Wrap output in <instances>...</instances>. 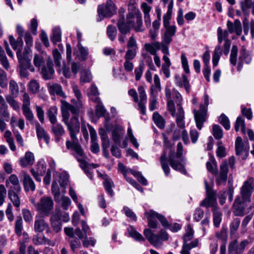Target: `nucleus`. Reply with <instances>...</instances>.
Segmentation results:
<instances>
[{
    "mask_svg": "<svg viewBox=\"0 0 254 254\" xmlns=\"http://www.w3.org/2000/svg\"><path fill=\"white\" fill-rule=\"evenodd\" d=\"M62 121L66 126L71 139H76V133L80 129V123L76 116L81 109V104L78 102L76 106H71L66 101H61Z\"/></svg>",
    "mask_w": 254,
    "mask_h": 254,
    "instance_id": "obj_1",
    "label": "nucleus"
},
{
    "mask_svg": "<svg viewBox=\"0 0 254 254\" xmlns=\"http://www.w3.org/2000/svg\"><path fill=\"white\" fill-rule=\"evenodd\" d=\"M254 190V179L248 178L245 181L241 188V197H238L234 203L233 213L235 216H242L249 211H246L248 203H250L251 196Z\"/></svg>",
    "mask_w": 254,
    "mask_h": 254,
    "instance_id": "obj_2",
    "label": "nucleus"
},
{
    "mask_svg": "<svg viewBox=\"0 0 254 254\" xmlns=\"http://www.w3.org/2000/svg\"><path fill=\"white\" fill-rule=\"evenodd\" d=\"M144 215L147 219L148 225L150 228H157L158 223L156 220H154V219L156 218L160 221L165 228H169L172 232H177L181 228V225L178 223H176L170 225L167 219L163 215L154 210H150L149 211H146L144 213Z\"/></svg>",
    "mask_w": 254,
    "mask_h": 254,
    "instance_id": "obj_3",
    "label": "nucleus"
},
{
    "mask_svg": "<svg viewBox=\"0 0 254 254\" xmlns=\"http://www.w3.org/2000/svg\"><path fill=\"white\" fill-rule=\"evenodd\" d=\"M173 7V0H171L168 6L167 13L163 16V26L165 28V31L162 38V42L167 44H170L172 41V37L175 35L177 30L175 25H170Z\"/></svg>",
    "mask_w": 254,
    "mask_h": 254,
    "instance_id": "obj_4",
    "label": "nucleus"
},
{
    "mask_svg": "<svg viewBox=\"0 0 254 254\" xmlns=\"http://www.w3.org/2000/svg\"><path fill=\"white\" fill-rule=\"evenodd\" d=\"M139 98L138 99L137 93L135 90L131 89L128 91V93L130 96L133 101L135 103H138V109L142 115L146 114V107L145 104L147 102V95L143 86H140L137 89Z\"/></svg>",
    "mask_w": 254,
    "mask_h": 254,
    "instance_id": "obj_5",
    "label": "nucleus"
},
{
    "mask_svg": "<svg viewBox=\"0 0 254 254\" xmlns=\"http://www.w3.org/2000/svg\"><path fill=\"white\" fill-rule=\"evenodd\" d=\"M204 103L200 105L199 110H194V119L197 127L201 129L203 124L206 121L207 116V107L209 104V96L207 94H204Z\"/></svg>",
    "mask_w": 254,
    "mask_h": 254,
    "instance_id": "obj_6",
    "label": "nucleus"
},
{
    "mask_svg": "<svg viewBox=\"0 0 254 254\" xmlns=\"http://www.w3.org/2000/svg\"><path fill=\"white\" fill-rule=\"evenodd\" d=\"M183 151V145L181 142H179L177 144L176 156H170L169 162L170 166L173 169L178 171L184 174H186L187 171L184 166L181 164V162L183 161V158H182Z\"/></svg>",
    "mask_w": 254,
    "mask_h": 254,
    "instance_id": "obj_7",
    "label": "nucleus"
},
{
    "mask_svg": "<svg viewBox=\"0 0 254 254\" xmlns=\"http://www.w3.org/2000/svg\"><path fill=\"white\" fill-rule=\"evenodd\" d=\"M9 40L10 43L14 50H17L16 52V56L19 62H21L23 64H29V56L24 55V51L22 53L21 49L23 47V42L21 37H18L17 40H15L14 37L10 35L9 36Z\"/></svg>",
    "mask_w": 254,
    "mask_h": 254,
    "instance_id": "obj_8",
    "label": "nucleus"
},
{
    "mask_svg": "<svg viewBox=\"0 0 254 254\" xmlns=\"http://www.w3.org/2000/svg\"><path fill=\"white\" fill-rule=\"evenodd\" d=\"M54 201L49 196H43L37 202V211L45 216L51 215L54 209Z\"/></svg>",
    "mask_w": 254,
    "mask_h": 254,
    "instance_id": "obj_9",
    "label": "nucleus"
},
{
    "mask_svg": "<svg viewBox=\"0 0 254 254\" xmlns=\"http://www.w3.org/2000/svg\"><path fill=\"white\" fill-rule=\"evenodd\" d=\"M173 98L177 105V113L176 115V123L177 126L181 127L184 128L185 127L184 122V112L181 104L182 102V97L181 94L176 90L173 89L172 90Z\"/></svg>",
    "mask_w": 254,
    "mask_h": 254,
    "instance_id": "obj_10",
    "label": "nucleus"
},
{
    "mask_svg": "<svg viewBox=\"0 0 254 254\" xmlns=\"http://www.w3.org/2000/svg\"><path fill=\"white\" fill-rule=\"evenodd\" d=\"M206 196L201 201L200 205L205 207L206 208L215 206L216 204V194L217 192L215 190H213L210 187L206 181H204Z\"/></svg>",
    "mask_w": 254,
    "mask_h": 254,
    "instance_id": "obj_11",
    "label": "nucleus"
},
{
    "mask_svg": "<svg viewBox=\"0 0 254 254\" xmlns=\"http://www.w3.org/2000/svg\"><path fill=\"white\" fill-rule=\"evenodd\" d=\"M66 146L68 149L74 152L72 154L77 161H81L82 159V158H86V155L81 146L78 142L77 137H76L75 140L71 139V141H66Z\"/></svg>",
    "mask_w": 254,
    "mask_h": 254,
    "instance_id": "obj_12",
    "label": "nucleus"
},
{
    "mask_svg": "<svg viewBox=\"0 0 254 254\" xmlns=\"http://www.w3.org/2000/svg\"><path fill=\"white\" fill-rule=\"evenodd\" d=\"M253 242V239L250 241L248 240H244L239 244L237 240H234L231 241L228 246V254H242L246 247Z\"/></svg>",
    "mask_w": 254,
    "mask_h": 254,
    "instance_id": "obj_13",
    "label": "nucleus"
},
{
    "mask_svg": "<svg viewBox=\"0 0 254 254\" xmlns=\"http://www.w3.org/2000/svg\"><path fill=\"white\" fill-rule=\"evenodd\" d=\"M116 12V8L113 2L111 0H107L105 7L103 5H100L98 8L99 15L98 20L101 21L104 17H111Z\"/></svg>",
    "mask_w": 254,
    "mask_h": 254,
    "instance_id": "obj_14",
    "label": "nucleus"
},
{
    "mask_svg": "<svg viewBox=\"0 0 254 254\" xmlns=\"http://www.w3.org/2000/svg\"><path fill=\"white\" fill-rule=\"evenodd\" d=\"M249 144L248 141L243 142L241 137H237L235 141L236 154L240 156L243 160H245L249 155Z\"/></svg>",
    "mask_w": 254,
    "mask_h": 254,
    "instance_id": "obj_15",
    "label": "nucleus"
},
{
    "mask_svg": "<svg viewBox=\"0 0 254 254\" xmlns=\"http://www.w3.org/2000/svg\"><path fill=\"white\" fill-rule=\"evenodd\" d=\"M34 230L36 233H41L46 231L49 233L51 231L48 223L46 221L42 215H38L35 217Z\"/></svg>",
    "mask_w": 254,
    "mask_h": 254,
    "instance_id": "obj_16",
    "label": "nucleus"
},
{
    "mask_svg": "<svg viewBox=\"0 0 254 254\" xmlns=\"http://www.w3.org/2000/svg\"><path fill=\"white\" fill-rule=\"evenodd\" d=\"M228 173V164L226 161H224L220 166V172L215 174L216 183L217 185H225L227 180Z\"/></svg>",
    "mask_w": 254,
    "mask_h": 254,
    "instance_id": "obj_17",
    "label": "nucleus"
},
{
    "mask_svg": "<svg viewBox=\"0 0 254 254\" xmlns=\"http://www.w3.org/2000/svg\"><path fill=\"white\" fill-rule=\"evenodd\" d=\"M143 234L148 242L156 248L160 247L162 243L159 235L154 234L150 229H145Z\"/></svg>",
    "mask_w": 254,
    "mask_h": 254,
    "instance_id": "obj_18",
    "label": "nucleus"
},
{
    "mask_svg": "<svg viewBox=\"0 0 254 254\" xmlns=\"http://www.w3.org/2000/svg\"><path fill=\"white\" fill-rule=\"evenodd\" d=\"M20 174L23 177V184L25 190L34 191L35 185L30 176L25 171H21Z\"/></svg>",
    "mask_w": 254,
    "mask_h": 254,
    "instance_id": "obj_19",
    "label": "nucleus"
},
{
    "mask_svg": "<svg viewBox=\"0 0 254 254\" xmlns=\"http://www.w3.org/2000/svg\"><path fill=\"white\" fill-rule=\"evenodd\" d=\"M5 186L8 190H15L21 191V186L17 176L15 174L10 175L5 181Z\"/></svg>",
    "mask_w": 254,
    "mask_h": 254,
    "instance_id": "obj_20",
    "label": "nucleus"
},
{
    "mask_svg": "<svg viewBox=\"0 0 254 254\" xmlns=\"http://www.w3.org/2000/svg\"><path fill=\"white\" fill-rule=\"evenodd\" d=\"M252 61V57L250 54L247 51L245 47L243 46L241 49L240 57L239 58V64L238 70H241L244 63L249 64Z\"/></svg>",
    "mask_w": 254,
    "mask_h": 254,
    "instance_id": "obj_21",
    "label": "nucleus"
},
{
    "mask_svg": "<svg viewBox=\"0 0 254 254\" xmlns=\"http://www.w3.org/2000/svg\"><path fill=\"white\" fill-rule=\"evenodd\" d=\"M54 73V69L53 67V62L51 59L47 61L46 66L42 67L41 73L45 79H50L52 78Z\"/></svg>",
    "mask_w": 254,
    "mask_h": 254,
    "instance_id": "obj_22",
    "label": "nucleus"
},
{
    "mask_svg": "<svg viewBox=\"0 0 254 254\" xmlns=\"http://www.w3.org/2000/svg\"><path fill=\"white\" fill-rule=\"evenodd\" d=\"M117 26L120 32H130V24H128L125 22L124 18V11L121 10L119 12V18L117 23Z\"/></svg>",
    "mask_w": 254,
    "mask_h": 254,
    "instance_id": "obj_23",
    "label": "nucleus"
},
{
    "mask_svg": "<svg viewBox=\"0 0 254 254\" xmlns=\"http://www.w3.org/2000/svg\"><path fill=\"white\" fill-rule=\"evenodd\" d=\"M35 158L33 153L30 151L25 153V155L20 158L19 164L23 168H25L33 164Z\"/></svg>",
    "mask_w": 254,
    "mask_h": 254,
    "instance_id": "obj_24",
    "label": "nucleus"
},
{
    "mask_svg": "<svg viewBox=\"0 0 254 254\" xmlns=\"http://www.w3.org/2000/svg\"><path fill=\"white\" fill-rule=\"evenodd\" d=\"M227 26L230 33L235 32L238 35H241L242 33V26L241 23L239 19H236L234 23L230 21H228Z\"/></svg>",
    "mask_w": 254,
    "mask_h": 254,
    "instance_id": "obj_25",
    "label": "nucleus"
},
{
    "mask_svg": "<svg viewBox=\"0 0 254 254\" xmlns=\"http://www.w3.org/2000/svg\"><path fill=\"white\" fill-rule=\"evenodd\" d=\"M36 130L38 139H43L47 144H49L50 141L49 136L39 123H36Z\"/></svg>",
    "mask_w": 254,
    "mask_h": 254,
    "instance_id": "obj_26",
    "label": "nucleus"
},
{
    "mask_svg": "<svg viewBox=\"0 0 254 254\" xmlns=\"http://www.w3.org/2000/svg\"><path fill=\"white\" fill-rule=\"evenodd\" d=\"M52 132L55 135L56 141L58 142L62 136H63L65 131L63 126L60 124H54L51 127Z\"/></svg>",
    "mask_w": 254,
    "mask_h": 254,
    "instance_id": "obj_27",
    "label": "nucleus"
},
{
    "mask_svg": "<svg viewBox=\"0 0 254 254\" xmlns=\"http://www.w3.org/2000/svg\"><path fill=\"white\" fill-rule=\"evenodd\" d=\"M20 191H17L15 190H8V195L9 199L12 202L13 205L17 208V210L19 209L20 205V198L18 196V194Z\"/></svg>",
    "mask_w": 254,
    "mask_h": 254,
    "instance_id": "obj_28",
    "label": "nucleus"
},
{
    "mask_svg": "<svg viewBox=\"0 0 254 254\" xmlns=\"http://www.w3.org/2000/svg\"><path fill=\"white\" fill-rule=\"evenodd\" d=\"M49 91L51 95L56 94L62 97H65V94L62 90V87L61 85L54 83L50 84L48 86Z\"/></svg>",
    "mask_w": 254,
    "mask_h": 254,
    "instance_id": "obj_29",
    "label": "nucleus"
},
{
    "mask_svg": "<svg viewBox=\"0 0 254 254\" xmlns=\"http://www.w3.org/2000/svg\"><path fill=\"white\" fill-rule=\"evenodd\" d=\"M145 50L152 55L157 54V51L161 48V43L157 41H154L151 43H146L144 45Z\"/></svg>",
    "mask_w": 254,
    "mask_h": 254,
    "instance_id": "obj_30",
    "label": "nucleus"
},
{
    "mask_svg": "<svg viewBox=\"0 0 254 254\" xmlns=\"http://www.w3.org/2000/svg\"><path fill=\"white\" fill-rule=\"evenodd\" d=\"M20 64L19 67V74L21 77H27L29 75V73L27 70V69H29V70L33 72L35 70L34 67L31 64V59L29 57V64H23L21 62H19Z\"/></svg>",
    "mask_w": 254,
    "mask_h": 254,
    "instance_id": "obj_31",
    "label": "nucleus"
},
{
    "mask_svg": "<svg viewBox=\"0 0 254 254\" xmlns=\"http://www.w3.org/2000/svg\"><path fill=\"white\" fill-rule=\"evenodd\" d=\"M124 134V131L122 127L117 126L112 131V138L116 144H119L121 139Z\"/></svg>",
    "mask_w": 254,
    "mask_h": 254,
    "instance_id": "obj_32",
    "label": "nucleus"
},
{
    "mask_svg": "<svg viewBox=\"0 0 254 254\" xmlns=\"http://www.w3.org/2000/svg\"><path fill=\"white\" fill-rule=\"evenodd\" d=\"M58 217L59 213H56V214H53L50 219L52 227L56 233H58L61 230L62 226V223Z\"/></svg>",
    "mask_w": 254,
    "mask_h": 254,
    "instance_id": "obj_33",
    "label": "nucleus"
},
{
    "mask_svg": "<svg viewBox=\"0 0 254 254\" xmlns=\"http://www.w3.org/2000/svg\"><path fill=\"white\" fill-rule=\"evenodd\" d=\"M24 40L26 43V46L24 48V55H28L30 57V54L32 52L30 49L31 47L33 45V38L29 33H26L24 37Z\"/></svg>",
    "mask_w": 254,
    "mask_h": 254,
    "instance_id": "obj_34",
    "label": "nucleus"
},
{
    "mask_svg": "<svg viewBox=\"0 0 254 254\" xmlns=\"http://www.w3.org/2000/svg\"><path fill=\"white\" fill-rule=\"evenodd\" d=\"M94 102L97 103L96 106V114L98 117H103L106 112V110L101 102L100 98L96 97L94 99Z\"/></svg>",
    "mask_w": 254,
    "mask_h": 254,
    "instance_id": "obj_35",
    "label": "nucleus"
},
{
    "mask_svg": "<svg viewBox=\"0 0 254 254\" xmlns=\"http://www.w3.org/2000/svg\"><path fill=\"white\" fill-rule=\"evenodd\" d=\"M154 84L151 87V94L152 96H157L159 92L161 90L160 78L157 74L154 76Z\"/></svg>",
    "mask_w": 254,
    "mask_h": 254,
    "instance_id": "obj_36",
    "label": "nucleus"
},
{
    "mask_svg": "<svg viewBox=\"0 0 254 254\" xmlns=\"http://www.w3.org/2000/svg\"><path fill=\"white\" fill-rule=\"evenodd\" d=\"M198 244L199 240L198 239H195L190 243H187L186 244H183L181 254H186V253H189L190 251L192 248L197 247Z\"/></svg>",
    "mask_w": 254,
    "mask_h": 254,
    "instance_id": "obj_37",
    "label": "nucleus"
},
{
    "mask_svg": "<svg viewBox=\"0 0 254 254\" xmlns=\"http://www.w3.org/2000/svg\"><path fill=\"white\" fill-rule=\"evenodd\" d=\"M47 114L50 122L52 125H54L57 123V116L58 114V109L57 107H51L48 110Z\"/></svg>",
    "mask_w": 254,
    "mask_h": 254,
    "instance_id": "obj_38",
    "label": "nucleus"
},
{
    "mask_svg": "<svg viewBox=\"0 0 254 254\" xmlns=\"http://www.w3.org/2000/svg\"><path fill=\"white\" fill-rule=\"evenodd\" d=\"M222 54V49L220 45L216 46L212 58V63L214 66L217 65L221 56Z\"/></svg>",
    "mask_w": 254,
    "mask_h": 254,
    "instance_id": "obj_39",
    "label": "nucleus"
},
{
    "mask_svg": "<svg viewBox=\"0 0 254 254\" xmlns=\"http://www.w3.org/2000/svg\"><path fill=\"white\" fill-rule=\"evenodd\" d=\"M153 120L155 125L160 128H163L165 127V120L159 113L155 112L153 114Z\"/></svg>",
    "mask_w": 254,
    "mask_h": 254,
    "instance_id": "obj_40",
    "label": "nucleus"
},
{
    "mask_svg": "<svg viewBox=\"0 0 254 254\" xmlns=\"http://www.w3.org/2000/svg\"><path fill=\"white\" fill-rule=\"evenodd\" d=\"M73 90L75 96L77 98V99H72L71 100V104H70L71 106H76L78 102L81 104V109L82 108V103L81 100V94L80 91L78 89L76 86H73Z\"/></svg>",
    "mask_w": 254,
    "mask_h": 254,
    "instance_id": "obj_41",
    "label": "nucleus"
},
{
    "mask_svg": "<svg viewBox=\"0 0 254 254\" xmlns=\"http://www.w3.org/2000/svg\"><path fill=\"white\" fill-rule=\"evenodd\" d=\"M240 128L243 133H246V126L244 120L242 117H238L235 123V129L237 132Z\"/></svg>",
    "mask_w": 254,
    "mask_h": 254,
    "instance_id": "obj_42",
    "label": "nucleus"
},
{
    "mask_svg": "<svg viewBox=\"0 0 254 254\" xmlns=\"http://www.w3.org/2000/svg\"><path fill=\"white\" fill-rule=\"evenodd\" d=\"M222 213L218 208L215 207L213 210V223L216 227H219L222 220Z\"/></svg>",
    "mask_w": 254,
    "mask_h": 254,
    "instance_id": "obj_43",
    "label": "nucleus"
},
{
    "mask_svg": "<svg viewBox=\"0 0 254 254\" xmlns=\"http://www.w3.org/2000/svg\"><path fill=\"white\" fill-rule=\"evenodd\" d=\"M193 237V231L190 225L187 227L186 232L183 236V244H186L192 239Z\"/></svg>",
    "mask_w": 254,
    "mask_h": 254,
    "instance_id": "obj_44",
    "label": "nucleus"
},
{
    "mask_svg": "<svg viewBox=\"0 0 254 254\" xmlns=\"http://www.w3.org/2000/svg\"><path fill=\"white\" fill-rule=\"evenodd\" d=\"M14 228L15 233L19 236H21L23 230V221L21 216L16 217Z\"/></svg>",
    "mask_w": 254,
    "mask_h": 254,
    "instance_id": "obj_45",
    "label": "nucleus"
},
{
    "mask_svg": "<svg viewBox=\"0 0 254 254\" xmlns=\"http://www.w3.org/2000/svg\"><path fill=\"white\" fill-rule=\"evenodd\" d=\"M104 176L105 178H103L105 179L104 182V188L107 192L110 195V196H112L114 194V191L112 188L114 187V183L112 180L108 179L106 178L107 175H105Z\"/></svg>",
    "mask_w": 254,
    "mask_h": 254,
    "instance_id": "obj_46",
    "label": "nucleus"
},
{
    "mask_svg": "<svg viewBox=\"0 0 254 254\" xmlns=\"http://www.w3.org/2000/svg\"><path fill=\"white\" fill-rule=\"evenodd\" d=\"M241 220L238 218H234L230 224V232L231 235L235 234L240 224Z\"/></svg>",
    "mask_w": 254,
    "mask_h": 254,
    "instance_id": "obj_47",
    "label": "nucleus"
},
{
    "mask_svg": "<svg viewBox=\"0 0 254 254\" xmlns=\"http://www.w3.org/2000/svg\"><path fill=\"white\" fill-rule=\"evenodd\" d=\"M9 90L13 97H17L19 93V87L17 83L14 80L9 81Z\"/></svg>",
    "mask_w": 254,
    "mask_h": 254,
    "instance_id": "obj_48",
    "label": "nucleus"
},
{
    "mask_svg": "<svg viewBox=\"0 0 254 254\" xmlns=\"http://www.w3.org/2000/svg\"><path fill=\"white\" fill-rule=\"evenodd\" d=\"M223 35L224 37V40H225V43L224 45V53L225 55H227L229 53L230 46H231V42L228 39L229 36V33L227 31L225 30L223 32Z\"/></svg>",
    "mask_w": 254,
    "mask_h": 254,
    "instance_id": "obj_49",
    "label": "nucleus"
},
{
    "mask_svg": "<svg viewBox=\"0 0 254 254\" xmlns=\"http://www.w3.org/2000/svg\"><path fill=\"white\" fill-rule=\"evenodd\" d=\"M80 81L82 83L89 82L92 79V75L89 70L84 69L81 71Z\"/></svg>",
    "mask_w": 254,
    "mask_h": 254,
    "instance_id": "obj_50",
    "label": "nucleus"
},
{
    "mask_svg": "<svg viewBox=\"0 0 254 254\" xmlns=\"http://www.w3.org/2000/svg\"><path fill=\"white\" fill-rule=\"evenodd\" d=\"M22 110L26 120L30 122H32L34 117L32 111L30 109V106L22 107Z\"/></svg>",
    "mask_w": 254,
    "mask_h": 254,
    "instance_id": "obj_51",
    "label": "nucleus"
},
{
    "mask_svg": "<svg viewBox=\"0 0 254 254\" xmlns=\"http://www.w3.org/2000/svg\"><path fill=\"white\" fill-rule=\"evenodd\" d=\"M61 40V31L59 28L55 27L53 31L51 40L54 44H56Z\"/></svg>",
    "mask_w": 254,
    "mask_h": 254,
    "instance_id": "obj_52",
    "label": "nucleus"
},
{
    "mask_svg": "<svg viewBox=\"0 0 254 254\" xmlns=\"http://www.w3.org/2000/svg\"><path fill=\"white\" fill-rule=\"evenodd\" d=\"M237 54H238V48L237 46L233 45L232 48L231 54H230V61L231 64L233 65H235L237 63Z\"/></svg>",
    "mask_w": 254,
    "mask_h": 254,
    "instance_id": "obj_53",
    "label": "nucleus"
},
{
    "mask_svg": "<svg viewBox=\"0 0 254 254\" xmlns=\"http://www.w3.org/2000/svg\"><path fill=\"white\" fill-rule=\"evenodd\" d=\"M7 86V79L6 73L0 68V86L5 88Z\"/></svg>",
    "mask_w": 254,
    "mask_h": 254,
    "instance_id": "obj_54",
    "label": "nucleus"
},
{
    "mask_svg": "<svg viewBox=\"0 0 254 254\" xmlns=\"http://www.w3.org/2000/svg\"><path fill=\"white\" fill-rule=\"evenodd\" d=\"M70 247L71 250L74 252L75 250L79 249L81 247V242L79 239L75 237L72 238L71 240H69Z\"/></svg>",
    "mask_w": 254,
    "mask_h": 254,
    "instance_id": "obj_55",
    "label": "nucleus"
},
{
    "mask_svg": "<svg viewBox=\"0 0 254 254\" xmlns=\"http://www.w3.org/2000/svg\"><path fill=\"white\" fill-rule=\"evenodd\" d=\"M129 235L130 237L138 241H144V237L132 227L130 228V230L128 231Z\"/></svg>",
    "mask_w": 254,
    "mask_h": 254,
    "instance_id": "obj_56",
    "label": "nucleus"
},
{
    "mask_svg": "<svg viewBox=\"0 0 254 254\" xmlns=\"http://www.w3.org/2000/svg\"><path fill=\"white\" fill-rule=\"evenodd\" d=\"M227 229L226 227L223 226L220 232H217L215 234L216 237L223 241H226L227 238Z\"/></svg>",
    "mask_w": 254,
    "mask_h": 254,
    "instance_id": "obj_57",
    "label": "nucleus"
},
{
    "mask_svg": "<svg viewBox=\"0 0 254 254\" xmlns=\"http://www.w3.org/2000/svg\"><path fill=\"white\" fill-rule=\"evenodd\" d=\"M240 5L242 10L244 13H247L248 10L251 8L253 4L252 0H243L241 1Z\"/></svg>",
    "mask_w": 254,
    "mask_h": 254,
    "instance_id": "obj_58",
    "label": "nucleus"
},
{
    "mask_svg": "<svg viewBox=\"0 0 254 254\" xmlns=\"http://www.w3.org/2000/svg\"><path fill=\"white\" fill-rule=\"evenodd\" d=\"M213 135L217 139H219L223 137V131L219 126L215 125L213 126Z\"/></svg>",
    "mask_w": 254,
    "mask_h": 254,
    "instance_id": "obj_59",
    "label": "nucleus"
},
{
    "mask_svg": "<svg viewBox=\"0 0 254 254\" xmlns=\"http://www.w3.org/2000/svg\"><path fill=\"white\" fill-rule=\"evenodd\" d=\"M220 123L224 127L226 130L230 128V124L228 118L224 114H222L219 119Z\"/></svg>",
    "mask_w": 254,
    "mask_h": 254,
    "instance_id": "obj_60",
    "label": "nucleus"
},
{
    "mask_svg": "<svg viewBox=\"0 0 254 254\" xmlns=\"http://www.w3.org/2000/svg\"><path fill=\"white\" fill-rule=\"evenodd\" d=\"M39 83L35 80H32L28 84V88L33 94L37 93L39 90Z\"/></svg>",
    "mask_w": 254,
    "mask_h": 254,
    "instance_id": "obj_61",
    "label": "nucleus"
},
{
    "mask_svg": "<svg viewBox=\"0 0 254 254\" xmlns=\"http://www.w3.org/2000/svg\"><path fill=\"white\" fill-rule=\"evenodd\" d=\"M33 63L34 65L39 68L40 67L42 66L44 64V60L43 56L40 54H35Z\"/></svg>",
    "mask_w": 254,
    "mask_h": 254,
    "instance_id": "obj_62",
    "label": "nucleus"
},
{
    "mask_svg": "<svg viewBox=\"0 0 254 254\" xmlns=\"http://www.w3.org/2000/svg\"><path fill=\"white\" fill-rule=\"evenodd\" d=\"M123 211L125 215L128 217L131 220L136 221L137 217L135 214L132 210L127 206H124Z\"/></svg>",
    "mask_w": 254,
    "mask_h": 254,
    "instance_id": "obj_63",
    "label": "nucleus"
},
{
    "mask_svg": "<svg viewBox=\"0 0 254 254\" xmlns=\"http://www.w3.org/2000/svg\"><path fill=\"white\" fill-rule=\"evenodd\" d=\"M37 171L41 176H43L46 171V165L43 160H40L38 162L37 165Z\"/></svg>",
    "mask_w": 254,
    "mask_h": 254,
    "instance_id": "obj_64",
    "label": "nucleus"
}]
</instances>
